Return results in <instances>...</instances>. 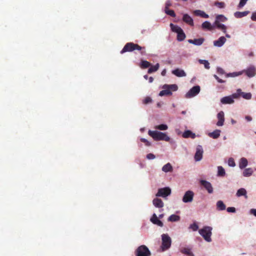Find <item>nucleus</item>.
I'll return each instance as SVG.
<instances>
[{"mask_svg":"<svg viewBox=\"0 0 256 256\" xmlns=\"http://www.w3.org/2000/svg\"><path fill=\"white\" fill-rule=\"evenodd\" d=\"M182 136L184 138H196V134L190 130H187L184 131L182 134Z\"/></svg>","mask_w":256,"mask_h":256,"instance_id":"nucleus-22","label":"nucleus"},{"mask_svg":"<svg viewBox=\"0 0 256 256\" xmlns=\"http://www.w3.org/2000/svg\"><path fill=\"white\" fill-rule=\"evenodd\" d=\"M200 184L207 190L209 194L213 192V188L212 184L210 182L206 180H200Z\"/></svg>","mask_w":256,"mask_h":256,"instance_id":"nucleus-12","label":"nucleus"},{"mask_svg":"<svg viewBox=\"0 0 256 256\" xmlns=\"http://www.w3.org/2000/svg\"><path fill=\"white\" fill-rule=\"evenodd\" d=\"M226 42V38L224 36H220L218 40L214 42V44L216 46L220 47Z\"/></svg>","mask_w":256,"mask_h":256,"instance_id":"nucleus-17","label":"nucleus"},{"mask_svg":"<svg viewBox=\"0 0 256 256\" xmlns=\"http://www.w3.org/2000/svg\"><path fill=\"white\" fill-rule=\"evenodd\" d=\"M248 0H240L239 4L238 5V7L239 8H241L243 7L246 4V2Z\"/></svg>","mask_w":256,"mask_h":256,"instance_id":"nucleus-49","label":"nucleus"},{"mask_svg":"<svg viewBox=\"0 0 256 256\" xmlns=\"http://www.w3.org/2000/svg\"><path fill=\"white\" fill-rule=\"evenodd\" d=\"M212 228L210 226H204V228L199 230L200 234L208 242H210L212 241L211 236H212Z\"/></svg>","mask_w":256,"mask_h":256,"instance_id":"nucleus-4","label":"nucleus"},{"mask_svg":"<svg viewBox=\"0 0 256 256\" xmlns=\"http://www.w3.org/2000/svg\"><path fill=\"white\" fill-rule=\"evenodd\" d=\"M190 228L194 231H196L198 228V226L196 224L194 223L190 226Z\"/></svg>","mask_w":256,"mask_h":256,"instance_id":"nucleus-48","label":"nucleus"},{"mask_svg":"<svg viewBox=\"0 0 256 256\" xmlns=\"http://www.w3.org/2000/svg\"><path fill=\"white\" fill-rule=\"evenodd\" d=\"M218 176H224L226 174L224 169L222 166H218Z\"/></svg>","mask_w":256,"mask_h":256,"instance_id":"nucleus-39","label":"nucleus"},{"mask_svg":"<svg viewBox=\"0 0 256 256\" xmlns=\"http://www.w3.org/2000/svg\"><path fill=\"white\" fill-rule=\"evenodd\" d=\"M154 80V78L150 76V78H148V82H152Z\"/></svg>","mask_w":256,"mask_h":256,"instance_id":"nucleus-59","label":"nucleus"},{"mask_svg":"<svg viewBox=\"0 0 256 256\" xmlns=\"http://www.w3.org/2000/svg\"><path fill=\"white\" fill-rule=\"evenodd\" d=\"M171 193V190L168 187L160 188L158 190V192L156 194V196H162L163 198L169 196Z\"/></svg>","mask_w":256,"mask_h":256,"instance_id":"nucleus-9","label":"nucleus"},{"mask_svg":"<svg viewBox=\"0 0 256 256\" xmlns=\"http://www.w3.org/2000/svg\"><path fill=\"white\" fill-rule=\"evenodd\" d=\"M236 195L238 197L244 196L246 198H248V196L246 195V190L244 188H240L238 190Z\"/></svg>","mask_w":256,"mask_h":256,"instance_id":"nucleus-26","label":"nucleus"},{"mask_svg":"<svg viewBox=\"0 0 256 256\" xmlns=\"http://www.w3.org/2000/svg\"><path fill=\"white\" fill-rule=\"evenodd\" d=\"M249 13V11H244L242 12H236L234 14V16L236 18H241L247 16Z\"/></svg>","mask_w":256,"mask_h":256,"instance_id":"nucleus-29","label":"nucleus"},{"mask_svg":"<svg viewBox=\"0 0 256 256\" xmlns=\"http://www.w3.org/2000/svg\"><path fill=\"white\" fill-rule=\"evenodd\" d=\"M203 148L202 146L198 145L196 147V152L194 155V159L196 161H200L202 158Z\"/></svg>","mask_w":256,"mask_h":256,"instance_id":"nucleus-11","label":"nucleus"},{"mask_svg":"<svg viewBox=\"0 0 256 256\" xmlns=\"http://www.w3.org/2000/svg\"><path fill=\"white\" fill-rule=\"evenodd\" d=\"M254 171L252 168H246L243 172V176L245 177H248L252 175Z\"/></svg>","mask_w":256,"mask_h":256,"instance_id":"nucleus-32","label":"nucleus"},{"mask_svg":"<svg viewBox=\"0 0 256 256\" xmlns=\"http://www.w3.org/2000/svg\"><path fill=\"white\" fill-rule=\"evenodd\" d=\"M162 217H163V214H160V215L159 216V218H162Z\"/></svg>","mask_w":256,"mask_h":256,"instance_id":"nucleus-62","label":"nucleus"},{"mask_svg":"<svg viewBox=\"0 0 256 256\" xmlns=\"http://www.w3.org/2000/svg\"><path fill=\"white\" fill-rule=\"evenodd\" d=\"M228 164L230 166H236V164L234 158H230L228 159Z\"/></svg>","mask_w":256,"mask_h":256,"instance_id":"nucleus-45","label":"nucleus"},{"mask_svg":"<svg viewBox=\"0 0 256 256\" xmlns=\"http://www.w3.org/2000/svg\"><path fill=\"white\" fill-rule=\"evenodd\" d=\"M194 196V193L193 192L188 190L185 192L182 198V201L185 203L192 202L193 200Z\"/></svg>","mask_w":256,"mask_h":256,"instance_id":"nucleus-10","label":"nucleus"},{"mask_svg":"<svg viewBox=\"0 0 256 256\" xmlns=\"http://www.w3.org/2000/svg\"><path fill=\"white\" fill-rule=\"evenodd\" d=\"M215 6H217L219 8H224L225 7V4L224 2H216L214 4Z\"/></svg>","mask_w":256,"mask_h":256,"instance_id":"nucleus-44","label":"nucleus"},{"mask_svg":"<svg viewBox=\"0 0 256 256\" xmlns=\"http://www.w3.org/2000/svg\"><path fill=\"white\" fill-rule=\"evenodd\" d=\"M200 62L202 64H204L206 68L209 69L210 68V64L208 60H200Z\"/></svg>","mask_w":256,"mask_h":256,"instance_id":"nucleus-43","label":"nucleus"},{"mask_svg":"<svg viewBox=\"0 0 256 256\" xmlns=\"http://www.w3.org/2000/svg\"><path fill=\"white\" fill-rule=\"evenodd\" d=\"M204 38H200L198 39H194V40H188V42L190 44H192L196 46H200L202 44V43L204 42Z\"/></svg>","mask_w":256,"mask_h":256,"instance_id":"nucleus-18","label":"nucleus"},{"mask_svg":"<svg viewBox=\"0 0 256 256\" xmlns=\"http://www.w3.org/2000/svg\"><path fill=\"white\" fill-rule=\"evenodd\" d=\"M226 210L228 212H236V208L234 207H228L227 208Z\"/></svg>","mask_w":256,"mask_h":256,"instance_id":"nucleus-53","label":"nucleus"},{"mask_svg":"<svg viewBox=\"0 0 256 256\" xmlns=\"http://www.w3.org/2000/svg\"><path fill=\"white\" fill-rule=\"evenodd\" d=\"M172 74L178 77H184L186 76V73L182 70L176 68L172 71Z\"/></svg>","mask_w":256,"mask_h":256,"instance_id":"nucleus-16","label":"nucleus"},{"mask_svg":"<svg viewBox=\"0 0 256 256\" xmlns=\"http://www.w3.org/2000/svg\"><path fill=\"white\" fill-rule=\"evenodd\" d=\"M220 130H214L213 132L209 133L208 136L210 138L216 139L220 136Z\"/></svg>","mask_w":256,"mask_h":256,"instance_id":"nucleus-30","label":"nucleus"},{"mask_svg":"<svg viewBox=\"0 0 256 256\" xmlns=\"http://www.w3.org/2000/svg\"><path fill=\"white\" fill-rule=\"evenodd\" d=\"M154 205L158 208H162L164 206V202L160 198H154L152 201Z\"/></svg>","mask_w":256,"mask_h":256,"instance_id":"nucleus-20","label":"nucleus"},{"mask_svg":"<svg viewBox=\"0 0 256 256\" xmlns=\"http://www.w3.org/2000/svg\"><path fill=\"white\" fill-rule=\"evenodd\" d=\"M226 20L227 18H226L224 16L220 14L216 16L215 22H224Z\"/></svg>","mask_w":256,"mask_h":256,"instance_id":"nucleus-40","label":"nucleus"},{"mask_svg":"<svg viewBox=\"0 0 256 256\" xmlns=\"http://www.w3.org/2000/svg\"><path fill=\"white\" fill-rule=\"evenodd\" d=\"M240 74V73H237V72L228 73V74H226V78L235 77V76H238Z\"/></svg>","mask_w":256,"mask_h":256,"instance_id":"nucleus-47","label":"nucleus"},{"mask_svg":"<svg viewBox=\"0 0 256 256\" xmlns=\"http://www.w3.org/2000/svg\"><path fill=\"white\" fill-rule=\"evenodd\" d=\"M156 129H158L160 130H166L168 128L167 125L165 124H161L160 125L156 126L154 128Z\"/></svg>","mask_w":256,"mask_h":256,"instance_id":"nucleus-41","label":"nucleus"},{"mask_svg":"<svg viewBox=\"0 0 256 256\" xmlns=\"http://www.w3.org/2000/svg\"><path fill=\"white\" fill-rule=\"evenodd\" d=\"M177 33V40L180 42L184 40L186 38V34L183 30Z\"/></svg>","mask_w":256,"mask_h":256,"instance_id":"nucleus-33","label":"nucleus"},{"mask_svg":"<svg viewBox=\"0 0 256 256\" xmlns=\"http://www.w3.org/2000/svg\"><path fill=\"white\" fill-rule=\"evenodd\" d=\"M180 252L188 256H194V254L191 252L190 248H182L180 250Z\"/></svg>","mask_w":256,"mask_h":256,"instance_id":"nucleus-24","label":"nucleus"},{"mask_svg":"<svg viewBox=\"0 0 256 256\" xmlns=\"http://www.w3.org/2000/svg\"><path fill=\"white\" fill-rule=\"evenodd\" d=\"M148 134L155 140H164L169 142L170 138L166 134L156 130H148Z\"/></svg>","mask_w":256,"mask_h":256,"instance_id":"nucleus-2","label":"nucleus"},{"mask_svg":"<svg viewBox=\"0 0 256 256\" xmlns=\"http://www.w3.org/2000/svg\"><path fill=\"white\" fill-rule=\"evenodd\" d=\"M217 209L220 210H223L226 209V206L222 200H218L216 203Z\"/></svg>","mask_w":256,"mask_h":256,"instance_id":"nucleus-35","label":"nucleus"},{"mask_svg":"<svg viewBox=\"0 0 256 256\" xmlns=\"http://www.w3.org/2000/svg\"><path fill=\"white\" fill-rule=\"evenodd\" d=\"M144 78L146 80H147V79H148V75H144Z\"/></svg>","mask_w":256,"mask_h":256,"instance_id":"nucleus-60","label":"nucleus"},{"mask_svg":"<svg viewBox=\"0 0 256 256\" xmlns=\"http://www.w3.org/2000/svg\"><path fill=\"white\" fill-rule=\"evenodd\" d=\"M162 88L163 90L160 92L159 96H169L172 95V92H176L178 90V86L176 84H165L162 86Z\"/></svg>","mask_w":256,"mask_h":256,"instance_id":"nucleus-3","label":"nucleus"},{"mask_svg":"<svg viewBox=\"0 0 256 256\" xmlns=\"http://www.w3.org/2000/svg\"><path fill=\"white\" fill-rule=\"evenodd\" d=\"M182 20L190 26H194V25L193 19L188 14H184Z\"/></svg>","mask_w":256,"mask_h":256,"instance_id":"nucleus-14","label":"nucleus"},{"mask_svg":"<svg viewBox=\"0 0 256 256\" xmlns=\"http://www.w3.org/2000/svg\"><path fill=\"white\" fill-rule=\"evenodd\" d=\"M250 212L251 214H252L256 216V209H251Z\"/></svg>","mask_w":256,"mask_h":256,"instance_id":"nucleus-57","label":"nucleus"},{"mask_svg":"<svg viewBox=\"0 0 256 256\" xmlns=\"http://www.w3.org/2000/svg\"><path fill=\"white\" fill-rule=\"evenodd\" d=\"M165 12L168 14L172 17H175L176 14L174 12L173 10H169V8L167 10H164Z\"/></svg>","mask_w":256,"mask_h":256,"instance_id":"nucleus-42","label":"nucleus"},{"mask_svg":"<svg viewBox=\"0 0 256 256\" xmlns=\"http://www.w3.org/2000/svg\"><path fill=\"white\" fill-rule=\"evenodd\" d=\"M150 63L146 60H142L141 61L140 66L142 68H146L150 67Z\"/></svg>","mask_w":256,"mask_h":256,"instance_id":"nucleus-38","label":"nucleus"},{"mask_svg":"<svg viewBox=\"0 0 256 256\" xmlns=\"http://www.w3.org/2000/svg\"><path fill=\"white\" fill-rule=\"evenodd\" d=\"M172 6V3L170 0H167L165 4L164 10L169 8V7Z\"/></svg>","mask_w":256,"mask_h":256,"instance_id":"nucleus-50","label":"nucleus"},{"mask_svg":"<svg viewBox=\"0 0 256 256\" xmlns=\"http://www.w3.org/2000/svg\"><path fill=\"white\" fill-rule=\"evenodd\" d=\"M218 122L216 123L218 126H222L224 122V112L222 111L219 112L217 114Z\"/></svg>","mask_w":256,"mask_h":256,"instance_id":"nucleus-13","label":"nucleus"},{"mask_svg":"<svg viewBox=\"0 0 256 256\" xmlns=\"http://www.w3.org/2000/svg\"><path fill=\"white\" fill-rule=\"evenodd\" d=\"M152 101V98L149 96H147V97L145 98L143 100V104H148L151 102Z\"/></svg>","mask_w":256,"mask_h":256,"instance_id":"nucleus-46","label":"nucleus"},{"mask_svg":"<svg viewBox=\"0 0 256 256\" xmlns=\"http://www.w3.org/2000/svg\"><path fill=\"white\" fill-rule=\"evenodd\" d=\"M214 78L218 80V82L220 83H224L225 82V80H224L220 78L216 75H214Z\"/></svg>","mask_w":256,"mask_h":256,"instance_id":"nucleus-54","label":"nucleus"},{"mask_svg":"<svg viewBox=\"0 0 256 256\" xmlns=\"http://www.w3.org/2000/svg\"><path fill=\"white\" fill-rule=\"evenodd\" d=\"M217 72H218V74H225L224 70L220 68H217Z\"/></svg>","mask_w":256,"mask_h":256,"instance_id":"nucleus-55","label":"nucleus"},{"mask_svg":"<svg viewBox=\"0 0 256 256\" xmlns=\"http://www.w3.org/2000/svg\"><path fill=\"white\" fill-rule=\"evenodd\" d=\"M248 164V162L246 158H242L239 162V167L240 169H243L246 168Z\"/></svg>","mask_w":256,"mask_h":256,"instance_id":"nucleus-27","label":"nucleus"},{"mask_svg":"<svg viewBox=\"0 0 256 256\" xmlns=\"http://www.w3.org/2000/svg\"><path fill=\"white\" fill-rule=\"evenodd\" d=\"M245 118L248 122H250L252 120V118L249 116H246Z\"/></svg>","mask_w":256,"mask_h":256,"instance_id":"nucleus-58","label":"nucleus"},{"mask_svg":"<svg viewBox=\"0 0 256 256\" xmlns=\"http://www.w3.org/2000/svg\"><path fill=\"white\" fill-rule=\"evenodd\" d=\"M226 36L228 38H230V37L228 34H226Z\"/></svg>","mask_w":256,"mask_h":256,"instance_id":"nucleus-63","label":"nucleus"},{"mask_svg":"<svg viewBox=\"0 0 256 256\" xmlns=\"http://www.w3.org/2000/svg\"><path fill=\"white\" fill-rule=\"evenodd\" d=\"M180 220V216L176 214H172L168 218V220L170 222H178Z\"/></svg>","mask_w":256,"mask_h":256,"instance_id":"nucleus-36","label":"nucleus"},{"mask_svg":"<svg viewBox=\"0 0 256 256\" xmlns=\"http://www.w3.org/2000/svg\"><path fill=\"white\" fill-rule=\"evenodd\" d=\"M236 94H239L238 96H241L243 98L246 100H250L252 98V94L250 93H245L244 92H241L240 89L238 90Z\"/></svg>","mask_w":256,"mask_h":256,"instance_id":"nucleus-23","label":"nucleus"},{"mask_svg":"<svg viewBox=\"0 0 256 256\" xmlns=\"http://www.w3.org/2000/svg\"><path fill=\"white\" fill-rule=\"evenodd\" d=\"M159 67L160 66L158 64H156L154 66H150V67L148 68V74H151L153 72H155L158 70Z\"/></svg>","mask_w":256,"mask_h":256,"instance_id":"nucleus-34","label":"nucleus"},{"mask_svg":"<svg viewBox=\"0 0 256 256\" xmlns=\"http://www.w3.org/2000/svg\"><path fill=\"white\" fill-rule=\"evenodd\" d=\"M214 28L216 27L217 28L221 30L224 33L226 32V27L224 24H222L218 22H214Z\"/></svg>","mask_w":256,"mask_h":256,"instance_id":"nucleus-21","label":"nucleus"},{"mask_svg":"<svg viewBox=\"0 0 256 256\" xmlns=\"http://www.w3.org/2000/svg\"><path fill=\"white\" fill-rule=\"evenodd\" d=\"M136 256H150V252L148 248L144 245L138 246L135 252Z\"/></svg>","mask_w":256,"mask_h":256,"instance_id":"nucleus-6","label":"nucleus"},{"mask_svg":"<svg viewBox=\"0 0 256 256\" xmlns=\"http://www.w3.org/2000/svg\"><path fill=\"white\" fill-rule=\"evenodd\" d=\"M165 72H165V71H164H164H162V76H164V75Z\"/></svg>","mask_w":256,"mask_h":256,"instance_id":"nucleus-61","label":"nucleus"},{"mask_svg":"<svg viewBox=\"0 0 256 256\" xmlns=\"http://www.w3.org/2000/svg\"><path fill=\"white\" fill-rule=\"evenodd\" d=\"M200 92V86H196L192 87L190 90L186 94V98H190L197 95Z\"/></svg>","mask_w":256,"mask_h":256,"instance_id":"nucleus-8","label":"nucleus"},{"mask_svg":"<svg viewBox=\"0 0 256 256\" xmlns=\"http://www.w3.org/2000/svg\"><path fill=\"white\" fill-rule=\"evenodd\" d=\"M251 19L254 21H256V12H254L252 14Z\"/></svg>","mask_w":256,"mask_h":256,"instance_id":"nucleus-56","label":"nucleus"},{"mask_svg":"<svg viewBox=\"0 0 256 256\" xmlns=\"http://www.w3.org/2000/svg\"><path fill=\"white\" fill-rule=\"evenodd\" d=\"M239 94H234L230 96H224L220 100V102L223 104H231L234 102V98H238Z\"/></svg>","mask_w":256,"mask_h":256,"instance_id":"nucleus-7","label":"nucleus"},{"mask_svg":"<svg viewBox=\"0 0 256 256\" xmlns=\"http://www.w3.org/2000/svg\"><path fill=\"white\" fill-rule=\"evenodd\" d=\"M155 156L152 154H148L146 155V158L148 160H153L155 158Z\"/></svg>","mask_w":256,"mask_h":256,"instance_id":"nucleus-52","label":"nucleus"},{"mask_svg":"<svg viewBox=\"0 0 256 256\" xmlns=\"http://www.w3.org/2000/svg\"><path fill=\"white\" fill-rule=\"evenodd\" d=\"M232 124H235V123H236V121H234V120H232Z\"/></svg>","mask_w":256,"mask_h":256,"instance_id":"nucleus-64","label":"nucleus"},{"mask_svg":"<svg viewBox=\"0 0 256 256\" xmlns=\"http://www.w3.org/2000/svg\"><path fill=\"white\" fill-rule=\"evenodd\" d=\"M194 14L196 16H200L202 18H208V15L206 14L204 12L200 10H196L194 11Z\"/></svg>","mask_w":256,"mask_h":256,"instance_id":"nucleus-31","label":"nucleus"},{"mask_svg":"<svg viewBox=\"0 0 256 256\" xmlns=\"http://www.w3.org/2000/svg\"><path fill=\"white\" fill-rule=\"evenodd\" d=\"M136 50L139 51L142 56H145L146 54L145 46H141L138 44L132 42H128L125 44L122 50L120 51V54H122L126 52H132Z\"/></svg>","mask_w":256,"mask_h":256,"instance_id":"nucleus-1","label":"nucleus"},{"mask_svg":"<svg viewBox=\"0 0 256 256\" xmlns=\"http://www.w3.org/2000/svg\"><path fill=\"white\" fill-rule=\"evenodd\" d=\"M246 74L248 77H252L256 74V68L254 67H250L248 68L246 72Z\"/></svg>","mask_w":256,"mask_h":256,"instance_id":"nucleus-25","label":"nucleus"},{"mask_svg":"<svg viewBox=\"0 0 256 256\" xmlns=\"http://www.w3.org/2000/svg\"><path fill=\"white\" fill-rule=\"evenodd\" d=\"M162 244L161 248L162 251L168 250L171 246L172 240L168 234H162Z\"/></svg>","mask_w":256,"mask_h":256,"instance_id":"nucleus-5","label":"nucleus"},{"mask_svg":"<svg viewBox=\"0 0 256 256\" xmlns=\"http://www.w3.org/2000/svg\"><path fill=\"white\" fill-rule=\"evenodd\" d=\"M202 28L204 30L207 29L209 30H212L214 29V25H212L209 22L206 21L202 24Z\"/></svg>","mask_w":256,"mask_h":256,"instance_id":"nucleus-19","label":"nucleus"},{"mask_svg":"<svg viewBox=\"0 0 256 256\" xmlns=\"http://www.w3.org/2000/svg\"><path fill=\"white\" fill-rule=\"evenodd\" d=\"M140 141L144 142L146 146H150V143L146 139L144 138H140Z\"/></svg>","mask_w":256,"mask_h":256,"instance_id":"nucleus-51","label":"nucleus"},{"mask_svg":"<svg viewBox=\"0 0 256 256\" xmlns=\"http://www.w3.org/2000/svg\"><path fill=\"white\" fill-rule=\"evenodd\" d=\"M173 170L172 166L170 163H168L162 168V170L165 172H172Z\"/></svg>","mask_w":256,"mask_h":256,"instance_id":"nucleus-28","label":"nucleus"},{"mask_svg":"<svg viewBox=\"0 0 256 256\" xmlns=\"http://www.w3.org/2000/svg\"><path fill=\"white\" fill-rule=\"evenodd\" d=\"M150 221L155 224H156L160 226H163V223L157 217L156 215L155 214H154L152 217L150 218Z\"/></svg>","mask_w":256,"mask_h":256,"instance_id":"nucleus-15","label":"nucleus"},{"mask_svg":"<svg viewBox=\"0 0 256 256\" xmlns=\"http://www.w3.org/2000/svg\"><path fill=\"white\" fill-rule=\"evenodd\" d=\"M170 26L172 29V30L174 32L178 33L180 32H182L181 31L182 30V28L178 26L174 25L172 24H170Z\"/></svg>","mask_w":256,"mask_h":256,"instance_id":"nucleus-37","label":"nucleus"}]
</instances>
